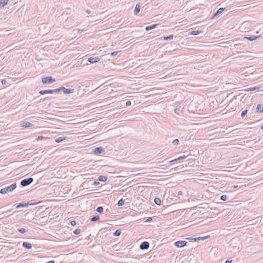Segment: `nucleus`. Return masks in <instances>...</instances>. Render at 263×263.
<instances>
[{
  "label": "nucleus",
  "mask_w": 263,
  "mask_h": 263,
  "mask_svg": "<svg viewBox=\"0 0 263 263\" xmlns=\"http://www.w3.org/2000/svg\"><path fill=\"white\" fill-rule=\"evenodd\" d=\"M260 87H253L249 88L247 89H245L246 91H255L257 90H258Z\"/></svg>",
  "instance_id": "obj_19"
},
{
  "label": "nucleus",
  "mask_w": 263,
  "mask_h": 263,
  "mask_svg": "<svg viewBox=\"0 0 263 263\" xmlns=\"http://www.w3.org/2000/svg\"><path fill=\"white\" fill-rule=\"evenodd\" d=\"M259 37V36L252 35V36H250L249 37H245V38L250 41H253L255 40L256 39H257V38H258Z\"/></svg>",
  "instance_id": "obj_17"
},
{
  "label": "nucleus",
  "mask_w": 263,
  "mask_h": 263,
  "mask_svg": "<svg viewBox=\"0 0 263 263\" xmlns=\"http://www.w3.org/2000/svg\"><path fill=\"white\" fill-rule=\"evenodd\" d=\"M240 46V45H238V44H236L235 45V47L236 49H239V47Z\"/></svg>",
  "instance_id": "obj_42"
},
{
  "label": "nucleus",
  "mask_w": 263,
  "mask_h": 263,
  "mask_svg": "<svg viewBox=\"0 0 263 263\" xmlns=\"http://www.w3.org/2000/svg\"><path fill=\"white\" fill-rule=\"evenodd\" d=\"M70 224L71 226H75V225H76L77 223L75 220H71L70 221Z\"/></svg>",
  "instance_id": "obj_37"
},
{
  "label": "nucleus",
  "mask_w": 263,
  "mask_h": 263,
  "mask_svg": "<svg viewBox=\"0 0 263 263\" xmlns=\"http://www.w3.org/2000/svg\"><path fill=\"white\" fill-rule=\"evenodd\" d=\"M80 232L81 230L80 229H77L73 231V233L75 235H78L80 233Z\"/></svg>",
  "instance_id": "obj_34"
},
{
  "label": "nucleus",
  "mask_w": 263,
  "mask_h": 263,
  "mask_svg": "<svg viewBox=\"0 0 263 263\" xmlns=\"http://www.w3.org/2000/svg\"><path fill=\"white\" fill-rule=\"evenodd\" d=\"M174 160H175V161H176L179 160V159H178V158L175 159H174Z\"/></svg>",
  "instance_id": "obj_52"
},
{
  "label": "nucleus",
  "mask_w": 263,
  "mask_h": 263,
  "mask_svg": "<svg viewBox=\"0 0 263 263\" xmlns=\"http://www.w3.org/2000/svg\"><path fill=\"white\" fill-rule=\"evenodd\" d=\"M77 31L78 33H81L83 32H84V29H77Z\"/></svg>",
  "instance_id": "obj_39"
},
{
  "label": "nucleus",
  "mask_w": 263,
  "mask_h": 263,
  "mask_svg": "<svg viewBox=\"0 0 263 263\" xmlns=\"http://www.w3.org/2000/svg\"><path fill=\"white\" fill-rule=\"evenodd\" d=\"M100 58L98 57L89 58L88 59V62L91 64L95 63L100 61Z\"/></svg>",
  "instance_id": "obj_10"
},
{
  "label": "nucleus",
  "mask_w": 263,
  "mask_h": 263,
  "mask_svg": "<svg viewBox=\"0 0 263 263\" xmlns=\"http://www.w3.org/2000/svg\"><path fill=\"white\" fill-rule=\"evenodd\" d=\"M21 125L22 127H30L33 126V124L32 123L26 121H22L21 122Z\"/></svg>",
  "instance_id": "obj_9"
},
{
  "label": "nucleus",
  "mask_w": 263,
  "mask_h": 263,
  "mask_svg": "<svg viewBox=\"0 0 263 263\" xmlns=\"http://www.w3.org/2000/svg\"><path fill=\"white\" fill-rule=\"evenodd\" d=\"M158 25V24H152L151 25H149V26H147L145 27V30L146 31H149L152 29H153L155 28H156V27Z\"/></svg>",
  "instance_id": "obj_15"
},
{
  "label": "nucleus",
  "mask_w": 263,
  "mask_h": 263,
  "mask_svg": "<svg viewBox=\"0 0 263 263\" xmlns=\"http://www.w3.org/2000/svg\"><path fill=\"white\" fill-rule=\"evenodd\" d=\"M152 219V217H148L146 220H145V222H149L150 221H151Z\"/></svg>",
  "instance_id": "obj_41"
},
{
  "label": "nucleus",
  "mask_w": 263,
  "mask_h": 263,
  "mask_svg": "<svg viewBox=\"0 0 263 263\" xmlns=\"http://www.w3.org/2000/svg\"><path fill=\"white\" fill-rule=\"evenodd\" d=\"M228 199V197L226 195H222L220 196V200L222 201H226Z\"/></svg>",
  "instance_id": "obj_29"
},
{
  "label": "nucleus",
  "mask_w": 263,
  "mask_h": 263,
  "mask_svg": "<svg viewBox=\"0 0 263 263\" xmlns=\"http://www.w3.org/2000/svg\"><path fill=\"white\" fill-rule=\"evenodd\" d=\"M175 113H177L178 112V111H177V109H175Z\"/></svg>",
  "instance_id": "obj_55"
},
{
  "label": "nucleus",
  "mask_w": 263,
  "mask_h": 263,
  "mask_svg": "<svg viewBox=\"0 0 263 263\" xmlns=\"http://www.w3.org/2000/svg\"><path fill=\"white\" fill-rule=\"evenodd\" d=\"M100 219V216L99 215H96L93 216L90 219L91 221H97Z\"/></svg>",
  "instance_id": "obj_23"
},
{
  "label": "nucleus",
  "mask_w": 263,
  "mask_h": 263,
  "mask_svg": "<svg viewBox=\"0 0 263 263\" xmlns=\"http://www.w3.org/2000/svg\"><path fill=\"white\" fill-rule=\"evenodd\" d=\"M200 33V31H199L193 30V31H192V32H190V34H192V35H198Z\"/></svg>",
  "instance_id": "obj_28"
},
{
  "label": "nucleus",
  "mask_w": 263,
  "mask_h": 263,
  "mask_svg": "<svg viewBox=\"0 0 263 263\" xmlns=\"http://www.w3.org/2000/svg\"><path fill=\"white\" fill-rule=\"evenodd\" d=\"M91 235H89V236H88L87 237H86V238H85V239H86V240H89V239H90V237H91Z\"/></svg>",
  "instance_id": "obj_45"
},
{
  "label": "nucleus",
  "mask_w": 263,
  "mask_h": 263,
  "mask_svg": "<svg viewBox=\"0 0 263 263\" xmlns=\"http://www.w3.org/2000/svg\"><path fill=\"white\" fill-rule=\"evenodd\" d=\"M140 8H141V6L140 5V4H137L135 7V8L134 9V14L135 15H137L139 12H140Z\"/></svg>",
  "instance_id": "obj_13"
},
{
  "label": "nucleus",
  "mask_w": 263,
  "mask_h": 263,
  "mask_svg": "<svg viewBox=\"0 0 263 263\" xmlns=\"http://www.w3.org/2000/svg\"><path fill=\"white\" fill-rule=\"evenodd\" d=\"M22 246L27 249H30L32 248V245L28 242L24 241L23 242Z\"/></svg>",
  "instance_id": "obj_11"
},
{
  "label": "nucleus",
  "mask_w": 263,
  "mask_h": 263,
  "mask_svg": "<svg viewBox=\"0 0 263 263\" xmlns=\"http://www.w3.org/2000/svg\"><path fill=\"white\" fill-rule=\"evenodd\" d=\"M247 112H248L247 109H246V110L242 111L241 114V117L243 118L247 114Z\"/></svg>",
  "instance_id": "obj_32"
},
{
  "label": "nucleus",
  "mask_w": 263,
  "mask_h": 263,
  "mask_svg": "<svg viewBox=\"0 0 263 263\" xmlns=\"http://www.w3.org/2000/svg\"><path fill=\"white\" fill-rule=\"evenodd\" d=\"M9 0H1L0 1V8L5 7L8 3Z\"/></svg>",
  "instance_id": "obj_16"
},
{
  "label": "nucleus",
  "mask_w": 263,
  "mask_h": 263,
  "mask_svg": "<svg viewBox=\"0 0 263 263\" xmlns=\"http://www.w3.org/2000/svg\"><path fill=\"white\" fill-rule=\"evenodd\" d=\"M100 184V182H98V181H95L94 183H93V184H95V185H98V184Z\"/></svg>",
  "instance_id": "obj_44"
},
{
  "label": "nucleus",
  "mask_w": 263,
  "mask_h": 263,
  "mask_svg": "<svg viewBox=\"0 0 263 263\" xmlns=\"http://www.w3.org/2000/svg\"><path fill=\"white\" fill-rule=\"evenodd\" d=\"M66 138L64 137H60L55 139V142L57 143H60L63 141Z\"/></svg>",
  "instance_id": "obj_22"
},
{
  "label": "nucleus",
  "mask_w": 263,
  "mask_h": 263,
  "mask_svg": "<svg viewBox=\"0 0 263 263\" xmlns=\"http://www.w3.org/2000/svg\"><path fill=\"white\" fill-rule=\"evenodd\" d=\"M231 262H232V260H228V259H227V260L225 261V263H231Z\"/></svg>",
  "instance_id": "obj_43"
},
{
  "label": "nucleus",
  "mask_w": 263,
  "mask_h": 263,
  "mask_svg": "<svg viewBox=\"0 0 263 263\" xmlns=\"http://www.w3.org/2000/svg\"><path fill=\"white\" fill-rule=\"evenodd\" d=\"M225 9L224 8H219L217 11L214 14L213 16H212V18H213L218 15H219L220 13H221Z\"/></svg>",
  "instance_id": "obj_12"
},
{
  "label": "nucleus",
  "mask_w": 263,
  "mask_h": 263,
  "mask_svg": "<svg viewBox=\"0 0 263 263\" xmlns=\"http://www.w3.org/2000/svg\"><path fill=\"white\" fill-rule=\"evenodd\" d=\"M96 211L100 213H102L103 211V208L102 206H98Z\"/></svg>",
  "instance_id": "obj_30"
},
{
  "label": "nucleus",
  "mask_w": 263,
  "mask_h": 263,
  "mask_svg": "<svg viewBox=\"0 0 263 263\" xmlns=\"http://www.w3.org/2000/svg\"><path fill=\"white\" fill-rule=\"evenodd\" d=\"M173 144L174 145H177L179 144V140L178 139H176L173 141Z\"/></svg>",
  "instance_id": "obj_31"
},
{
  "label": "nucleus",
  "mask_w": 263,
  "mask_h": 263,
  "mask_svg": "<svg viewBox=\"0 0 263 263\" xmlns=\"http://www.w3.org/2000/svg\"><path fill=\"white\" fill-rule=\"evenodd\" d=\"M178 195H182V192L181 191H179L178 193Z\"/></svg>",
  "instance_id": "obj_48"
},
{
  "label": "nucleus",
  "mask_w": 263,
  "mask_h": 263,
  "mask_svg": "<svg viewBox=\"0 0 263 263\" xmlns=\"http://www.w3.org/2000/svg\"><path fill=\"white\" fill-rule=\"evenodd\" d=\"M186 158V156L184 155V156H182L179 157V158H178V159H179V160H183V159H185Z\"/></svg>",
  "instance_id": "obj_36"
},
{
  "label": "nucleus",
  "mask_w": 263,
  "mask_h": 263,
  "mask_svg": "<svg viewBox=\"0 0 263 263\" xmlns=\"http://www.w3.org/2000/svg\"><path fill=\"white\" fill-rule=\"evenodd\" d=\"M107 179V177L105 176H100L98 178V180L102 182L106 181Z\"/></svg>",
  "instance_id": "obj_20"
},
{
  "label": "nucleus",
  "mask_w": 263,
  "mask_h": 263,
  "mask_svg": "<svg viewBox=\"0 0 263 263\" xmlns=\"http://www.w3.org/2000/svg\"><path fill=\"white\" fill-rule=\"evenodd\" d=\"M17 187L16 183H13L11 185L6 186L0 190V193L2 194H5L9 192H11L14 191Z\"/></svg>",
  "instance_id": "obj_1"
},
{
  "label": "nucleus",
  "mask_w": 263,
  "mask_h": 263,
  "mask_svg": "<svg viewBox=\"0 0 263 263\" xmlns=\"http://www.w3.org/2000/svg\"><path fill=\"white\" fill-rule=\"evenodd\" d=\"M42 81L44 84H51L55 82V79L52 78V77H44L42 79Z\"/></svg>",
  "instance_id": "obj_3"
},
{
  "label": "nucleus",
  "mask_w": 263,
  "mask_h": 263,
  "mask_svg": "<svg viewBox=\"0 0 263 263\" xmlns=\"http://www.w3.org/2000/svg\"><path fill=\"white\" fill-rule=\"evenodd\" d=\"M197 239H198V237H197V238H194L193 239H194L195 241H196L198 240Z\"/></svg>",
  "instance_id": "obj_51"
},
{
  "label": "nucleus",
  "mask_w": 263,
  "mask_h": 263,
  "mask_svg": "<svg viewBox=\"0 0 263 263\" xmlns=\"http://www.w3.org/2000/svg\"><path fill=\"white\" fill-rule=\"evenodd\" d=\"M173 38H174L173 34H171V35H170L167 36H164V40H172Z\"/></svg>",
  "instance_id": "obj_26"
},
{
  "label": "nucleus",
  "mask_w": 263,
  "mask_h": 263,
  "mask_svg": "<svg viewBox=\"0 0 263 263\" xmlns=\"http://www.w3.org/2000/svg\"><path fill=\"white\" fill-rule=\"evenodd\" d=\"M261 129L263 130V124L261 126Z\"/></svg>",
  "instance_id": "obj_53"
},
{
  "label": "nucleus",
  "mask_w": 263,
  "mask_h": 263,
  "mask_svg": "<svg viewBox=\"0 0 263 263\" xmlns=\"http://www.w3.org/2000/svg\"><path fill=\"white\" fill-rule=\"evenodd\" d=\"M117 204L119 206L123 205L124 204V200L123 199H120L118 201Z\"/></svg>",
  "instance_id": "obj_25"
},
{
  "label": "nucleus",
  "mask_w": 263,
  "mask_h": 263,
  "mask_svg": "<svg viewBox=\"0 0 263 263\" xmlns=\"http://www.w3.org/2000/svg\"><path fill=\"white\" fill-rule=\"evenodd\" d=\"M29 202H27V203L21 202V203H19L16 205V208L17 209H18V208H20L27 207L29 205Z\"/></svg>",
  "instance_id": "obj_14"
},
{
  "label": "nucleus",
  "mask_w": 263,
  "mask_h": 263,
  "mask_svg": "<svg viewBox=\"0 0 263 263\" xmlns=\"http://www.w3.org/2000/svg\"><path fill=\"white\" fill-rule=\"evenodd\" d=\"M187 242L185 240L177 241L174 243V245L177 248H182L186 246Z\"/></svg>",
  "instance_id": "obj_5"
},
{
  "label": "nucleus",
  "mask_w": 263,
  "mask_h": 263,
  "mask_svg": "<svg viewBox=\"0 0 263 263\" xmlns=\"http://www.w3.org/2000/svg\"><path fill=\"white\" fill-rule=\"evenodd\" d=\"M132 104V103L130 101H127L126 102V105L127 106H130V105Z\"/></svg>",
  "instance_id": "obj_40"
},
{
  "label": "nucleus",
  "mask_w": 263,
  "mask_h": 263,
  "mask_svg": "<svg viewBox=\"0 0 263 263\" xmlns=\"http://www.w3.org/2000/svg\"><path fill=\"white\" fill-rule=\"evenodd\" d=\"M6 80H3L2 81V83L3 84H6Z\"/></svg>",
  "instance_id": "obj_46"
},
{
  "label": "nucleus",
  "mask_w": 263,
  "mask_h": 263,
  "mask_svg": "<svg viewBox=\"0 0 263 263\" xmlns=\"http://www.w3.org/2000/svg\"><path fill=\"white\" fill-rule=\"evenodd\" d=\"M170 163H172V162H175V160H170L168 161Z\"/></svg>",
  "instance_id": "obj_50"
},
{
  "label": "nucleus",
  "mask_w": 263,
  "mask_h": 263,
  "mask_svg": "<svg viewBox=\"0 0 263 263\" xmlns=\"http://www.w3.org/2000/svg\"><path fill=\"white\" fill-rule=\"evenodd\" d=\"M45 138L42 136H38L37 138V140L39 141V140H42L43 139H44Z\"/></svg>",
  "instance_id": "obj_38"
},
{
  "label": "nucleus",
  "mask_w": 263,
  "mask_h": 263,
  "mask_svg": "<svg viewBox=\"0 0 263 263\" xmlns=\"http://www.w3.org/2000/svg\"><path fill=\"white\" fill-rule=\"evenodd\" d=\"M154 202L158 205H160L161 204V200L159 198L156 197L154 199Z\"/></svg>",
  "instance_id": "obj_21"
},
{
  "label": "nucleus",
  "mask_w": 263,
  "mask_h": 263,
  "mask_svg": "<svg viewBox=\"0 0 263 263\" xmlns=\"http://www.w3.org/2000/svg\"><path fill=\"white\" fill-rule=\"evenodd\" d=\"M175 113H177L178 112V111H177V109H175Z\"/></svg>",
  "instance_id": "obj_56"
},
{
  "label": "nucleus",
  "mask_w": 263,
  "mask_h": 263,
  "mask_svg": "<svg viewBox=\"0 0 263 263\" xmlns=\"http://www.w3.org/2000/svg\"><path fill=\"white\" fill-rule=\"evenodd\" d=\"M104 149L102 147H98L94 149L93 152L95 154H100L104 152Z\"/></svg>",
  "instance_id": "obj_8"
},
{
  "label": "nucleus",
  "mask_w": 263,
  "mask_h": 263,
  "mask_svg": "<svg viewBox=\"0 0 263 263\" xmlns=\"http://www.w3.org/2000/svg\"><path fill=\"white\" fill-rule=\"evenodd\" d=\"M121 231L119 229H118L114 232L113 235L114 236H119L121 235Z\"/></svg>",
  "instance_id": "obj_24"
},
{
  "label": "nucleus",
  "mask_w": 263,
  "mask_h": 263,
  "mask_svg": "<svg viewBox=\"0 0 263 263\" xmlns=\"http://www.w3.org/2000/svg\"><path fill=\"white\" fill-rule=\"evenodd\" d=\"M29 202V205H35L36 204V203H32V202Z\"/></svg>",
  "instance_id": "obj_47"
},
{
  "label": "nucleus",
  "mask_w": 263,
  "mask_h": 263,
  "mask_svg": "<svg viewBox=\"0 0 263 263\" xmlns=\"http://www.w3.org/2000/svg\"><path fill=\"white\" fill-rule=\"evenodd\" d=\"M33 181V178L29 177L26 179H24L21 181V185L22 187H25L29 185Z\"/></svg>",
  "instance_id": "obj_2"
},
{
  "label": "nucleus",
  "mask_w": 263,
  "mask_h": 263,
  "mask_svg": "<svg viewBox=\"0 0 263 263\" xmlns=\"http://www.w3.org/2000/svg\"><path fill=\"white\" fill-rule=\"evenodd\" d=\"M60 92V89L58 88L55 89H47V90H42L39 91V93L41 95H45L47 93H58Z\"/></svg>",
  "instance_id": "obj_4"
},
{
  "label": "nucleus",
  "mask_w": 263,
  "mask_h": 263,
  "mask_svg": "<svg viewBox=\"0 0 263 263\" xmlns=\"http://www.w3.org/2000/svg\"><path fill=\"white\" fill-rule=\"evenodd\" d=\"M139 247L141 250H147L149 247V243L147 241H144L140 244Z\"/></svg>",
  "instance_id": "obj_7"
},
{
  "label": "nucleus",
  "mask_w": 263,
  "mask_h": 263,
  "mask_svg": "<svg viewBox=\"0 0 263 263\" xmlns=\"http://www.w3.org/2000/svg\"><path fill=\"white\" fill-rule=\"evenodd\" d=\"M256 111L260 113L263 112V106L261 104L257 105L256 107Z\"/></svg>",
  "instance_id": "obj_18"
},
{
  "label": "nucleus",
  "mask_w": 263,
  "mask_h": 263,
  "mask_svg": "<svg viewBox=\"0 0 263 263\" xmlns=\"http://www.w3.org/2000/svg\"><path fill=\"white\" fill-rule=\"evenodd\" d=\"M233 187H234V188H236L237 187V185H235Z\"/></svg>",
  "instance_id": "obj_54"
},
{
  "label": "nucleus",
  "mask_w": 263,
  "mask_h": 263,
  "mask_svg": "<svg viewBox=\"0 0 263 263\" xmlns=\"http://www.w3.org/2000/svg\"><path fill=\"white\" fill-rule=\"evenodd\" d=\"M209 237H210L209 235L205 236V237H198L197 239L199 240H205V239H206V238H208Z\"/></svg>",
  "instance_id": "obj_33"
},
{
  "label": "nucleus",
  "mask_w": 263,
  "mask_h": 263,
  "mask_svg": "<svg viewBox=\"0 0 263 263\" xmlns=\"http://www.w3.org/2000/svg\"><path fill=\"white\" fill-rule=\"evenodd\" d=\"M58 89H60V91H63L64 92V93L65 94L71 93L74 92V89L66 88L63 86L60 87Z\"/></svg>",
  "instance_id": "obj_6"
},
{
  "label": "nucleus",
  "mask_w": 263,
  "mask_h": 263,
  "mask_svg": "<svg viewBox=\"0 0 263 263\" xmlns=\"http://www.w3.org/2000/svg\"><path fill=\"white\" fill-rule=\"evenodd\" d=\"M90 12H91V11H90V10H87L86 11V13H87V14H90Z\"/></svg>",
  "instance_id": "obj_49"
},
{
  "label": "nucleus",
  "mask_w": 263,
  "mask_h": 263,
  "mask_svg": "<svg viewBox=\"0 0 263 263\" xmlns=\"http://www.w3.org/2000/svg\"><path fill=\"white\" fill-rule=\"evenodd\" d=\"M120 51H114L110 53L112 56H116Z\"/></svg>",
  "instance_id": "obj_35"
},
{
  "label": "nucleus",
  "mask_w": 263,
  "mask_h": 263,
  "mask_svg": "<svg viewBox=\"0 0 263 263\" xmlns=\"http://www.w3.org/2000/svg\"><path fill=\"white\" fill-rule=\"evenodd\" d=\"M17 231L22 234H24L27 232V230L24 228H18L17 229Z\"/></svg>",
  "instance_id": "obj_27"
}]
</instances>
